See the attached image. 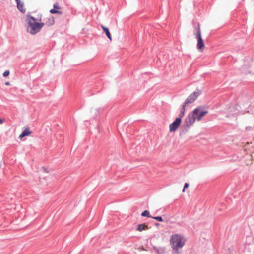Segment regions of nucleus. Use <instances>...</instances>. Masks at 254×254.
<instances>
[{"label": "nucleus", "mask_w": 254, "mask_h": 254, "mask_svg": "<svg viewBox=\"0 0 254 254\" xmlns=\"http://www.w3.org/2000/svg\"><path fill=\"white\" fill-rule=\"evenodd\" d=\"M27 31L33 35L39 32L44 25V23L37 22L36 18L31 15L27 16Z\"/></svg>", "instance_id": "obj_1"}, {"label": "nucleus", "mask_w": 254, "mask_h": 254, "mask_svg": "<svg viewBox=\"0 0 254 254\" xmlns=\"http://www.w3.org/2000/svg\"><path fill=\"white\" fill-rule=\"evenodd\" d=\"M171 243L173 250L176 251H177L179 248L183 247L185 245V242L182 241V236L178 234L172 236Z\"/></svg>", "instance_id": "obj_2"}, {"label": "nucleus", "mask_w": 254, "mask_h": 254, "mask_svg": "<svg viewBox=\"0 0 254 254\" xmlns=\"http://www.w3.org/2000/svg\"><path fill=\"white\" fill-rule=\"evenodd\" d=\"M193 34L195 35V37L197 39V49L200 51H202L204 49V44L201 37V30L199 23L195 27Z\"/></svg>", "instance_id": "obj_3"}, {"label": "nucleus", "mask_w": 254, "mask_h": 254, "mask_svg": "<svg viewBox=\"0 0 254 254\" xmlns=\"http://www.w3.org/2000/svg\"><path fill=\"white\" fill-rule=\"evenodd\" d=\"M202 107H199L194 109L192 112L196 117V119L199 121L201 119L202 117L204 116L208 113V111L206 110H201Z\"/></svg>", "instance_id": "obj_4"}, {"label": "nucleus", "mask_w": 254, "mask_h": 254, "mask_svg": "<svg viewBox=\"0 0 254 254\" xmlns=\"http://www.w3.org/2000/svg\"><path fill=\"white\" fill-rule=\"evenodd\" d=\"M200 94L201 92L199 91L193 92L187 97L185 101L184 102V104L187 105L189 104L193 103L196 100V99L198 98V97L200 95Z\"/></svg>", "instance_id": "obj_5"}, {"label": "nucleus", "mask_w": 254, "mask_h": 254, "mask_svg": "<svg viewBox=\"0 0 254 254\" xmlns=\"http://www.w3.org/2000/svg\"><path fill=\"white\" fill-rule=\"evenodd\" d=\"M181 122L182 119H181V118H176L173 122L169 125L170 132H175L181 125Z\"/></svg>", "instance_id": "obj_6"}, {"label": "nucleus", "mask_w": 254, "mask_h": 254, "mask_svg": "<svg viewBox=\"0 0 254 254\" xmlns=\"http://www.w3.org/2000/svg\"><path fill=\"white\" fill-rule=\"evenodd\" d=\"M196 117H195L192 112L189 113L186 117L184 123L187 125V126H191L195 121Z\"/></svg>", "instance_id": "obj_7"}, {"label": "nucleus", "mask_w": 254, "mask_h": 254, "mask_svg": "<svg viewBox=\"0 0 254 254\" xmlns=\"http://www.w3.org/2000/svg\"><path fill=\"white\" fill-rule=\"evenodd\" d=\"M190 126H187V125L184 123V124L181 126L180 130V135H182L187 133L190 128Z\"/></svg>", "instance_id": "obj_8"}, {"label": "nucleus", "mask_w": 254, "mask_h": 254, "mask_svg": "<svg viewBox=\"0 0 254 254\" xmlns=\"http://www.w3.org/2000/svg\"><path fill=\"white\" fill-rule=\"evenodd\" d=\"M16 4H17V7L18 10L21 12L22 13H25V9L23 8V3H21L20 0H15Z\"/></svg>", "instance_id": "obj_9"}, {"label": "nucleus", "mask_w": 254, "mask_h": 254, "mask_svg": "<svg viewBox=\"0 0 254 254\" xmlns=\"http://www.w3.org/2000/svg\"><path fill=\"white\" fill-rule=\"evenodd\" d=\"M102 28L103 29V30L105 32L107 37H108V38L111 41L112 40V37H111V34L110 33V31H109V28L107 27H105L103 25H102Z\"/></svg>", "instance_id": "obj_10"}, {"label": "nucleus", "mask_w": 254, "mask_h": 254, "mask_svg": "<svg viewBox=\"0 0 254 254\" xmlns=\"http://www.w3.org/2000/svg\"><path fill=\"white\" fill-rule=\"evenodd\" d=\"M153 250L157 253V254H163L165 252V249L162 247H157L154 246L153 247Z\"/></svg>", "instance_id": "obj_11"}, {"label": "nucleus", "mask_w": 254, "mask_h": 254, "mask_svg": "<svg viewBox=\"0 0 254 254\" xmlns=\"http://www.w3.org/2000/svg\"><path fill=\"white\" fill-rule=\"evenodd\" d=\"M54 19L53 17H51L49 18L44 23V25H47V26H50L53 25L54 24Z\"/></svg>", "instance_id": "obj_12"}, {"label": "nucleus", "mask_w": 254, "mask_h": 254, "mask_svg": "<svg viewBox=\"0 0 254 254\" xmlns=\"http://www.w3.org/2000/svg\"><path fill=\"white\" fill-rule=\"evenodd\" d=\"M186 106V105L183 103L182 105V108L179 114V116L178 118H181V119H182V118L184 116Z\"/></svg>", "instance_id": "obj_13"}, {"label": "nucleus", "mask_w": 254, "mask_h": 254, "mask_svg": "<svg viewBox=\"0 0 254 254\" xmlns=\"http://www.w3.org/2000/svg\"><path fill=\"white\" fill-rule=\"evenodd\" d=\"M146 228H147V225H146L144 224H138L137 226L136 229L138 231H142V230H145Z\"/></svg>", "instance_id": "obj_14"}, {"label": "nucleus", "mask_w": 254, "mask_h": 254, "mask_svg": "<svg viewBox=\"0 0 254 254\" xmlns=\"http://www.w3.org/2000/svg\"><path fill=\"white\" fill-rule=\"evenodd\" d=\"M141 216L143 217H147L148 218H152V216L150 215L149 211L148 210H145L141 213Z\"/></svg>", "instance_id": "obj_15"}, {"label": "nucleus", "mask_w": 254, "mask_h": 254, "mask_svg": "<svg viewBox=\"0 0 254 254\" xmlns=\"http://www.w3.org/2000/svg\"><path fill=\"white\" fill-rule=\"evenodd\" d=\"M50 12L51 14H61L62 13V11L57 10H56L55 9H54V8L51 9L50 10Z\"/></svg>", "instance_id": "obj_16"}, {"label": "nucleus", "mask_w": 254, "mask_h": 254, "mask_svg": "<svg viewBox=\"0 0 254 254\" xmlns=\"http://www.w3.org/2000/svg\"><path fill=\"white\" fill-rule=\"evenodd\" d=\"M22 132L24 133L25 136L29 135L32 133V132L30 131L28 128H26L22 131Z\"/></svg>", "instance_id": "obj_17"}, {"label": "nucleus", "mask_w": 254, "mask_h": 254, "mask_svg": "<svg viewBox=\"0 0 254 254\" xmlns=\"http://www.w3.org/2000/svg\"><path fill=\"white\" fill-rule=\"evenodd\" d=\"M152 218H153L158 221H159V222H163L164 221V220L162 219L161 216H155V217L152 216Z\"/></svg>", "instance_id": "obj_18"}, {"label": "nucleus", "mask_w": 254, "mask_h": 254, "mask_svg": "<svg viewBox=\"0 0 254 254\" xmlns=\"http://www.w3.org/2000/svg\"><path fill=\"white\" fill-rule=\"evenodd\" d=\"M10 72L9 70L5 71L3 73V77H6L9 75Z\"/></svg>", "instance_id": "obj_19"}, {"label": "nucleus", "mask_w": 254, "mask_h": 254, "mask_svg": "<svg viewBox=\"0 0 254 254\" xmlns=\"http://www.w3.org/2000/svg\"><path fill=\"white\" fill-rule=\"evenodd\" d=\"M54 9H60V7L58 5V4L57 3H55L53 5Z\"/></svg>", "instance_id": "obj_20"}, {"label": "nucleus", "mask_w": 254, "mask_h": 254, "mask_svg": "<svg viewBox=\"0 0 254 254\" xmlns=\"http://www.w3.org/2000/svg\"><path fill=\"white\" fill-rule=\"evenodd\" d=\"M188 186H189V184L187 183H186L184 185V188L182 190V191L184 192L185 189L187 188L188 187Z\"/></svg>", "instance_id": "obj_21"}, {"label": "nucleus", "mask_w": 254, "mask_h": 254, "mask_svg": "<svg viewBox=\"0 0 254 254\" xmlns=\"http://www.w3.org/2000/svg\"><path fill=\"white\" fill-rule=\"evenodd\" d=\"M25 136V135L24 134V133L23 132H22L21 134L19 135V138H22Z\"/></svg>", "instance_id": "obj_22"}, {"label": "nucleus", "mask_w": 254, "mask_h": 254, "mask_svg": "<svg viewBox=\"0 0 254 254\" xmlns=\"http://www.w3.org/2000/svg\"><path fill=\"white\" fill-rule=\"evenodd\" d=\"M3 122V120L0 118V124H2Z\"/></svg>", "instance_id": "obj_23"}, {"label": "nucleus", "mask_w": 254, "mask_h": 254, "mask_svg": "<svg viewBox=\"0 0 254 254\" xmlns=\"http://www.w3.org/2000/svg\"><path fill=\"white\" fill-rule=\"evenodd\" d=\"M43 169H44V171H45V172H48V171H47V169H46V168H45V167H43Z\"/></svg>", "instance_id": "obj_24"}, {"label": "nucleus", "mask_w": 254, "mask_h": 254, "mask_svg": "<svg viewBox=\"0 0 254 254\" xmlns=\"http://www.w3.org/2000/svg\"><path fill=\"white\" fill-rule=\"evenodd\" d=\"M9 84H10V83L9 82H6L5 83V85H9Z\"/></svg>", "instance_id": "obj_25"}, {"label": "nucleus", "mask_w": 254, "mask_h": 254, "mask_svg": "<svg viewBox=\"0 0 254 254\" xmlns=\"http://www.w3.org/2000/svg\"><path fill=\"white\" fill-rule=\"evenodd\" d=\"M249 128H251V127H246V129H249Z\"/></svg>", "instance_id": "obj_26"}, {"label": "nucleus", "mask_w": 254, "mask_h": 254, "mask_svg": "<svg viewBox=\"0 0 254 254\" xmlns=\"http://www.w3.org/2000/svg\"><path fill=\"white\" fill-rule=\"evenodd\" d=\"M249 128H251V127H246V129H249Z\"/></svg>", "instance_id": "obj_27"}, {"label": "nucleus", "mask_w": 254, "mask_h": 254, "mask_svg": "<svg viewBox=\"0 0 254 254\" xmlns=\"http://www.w3.org/2000/svg\"><path fill=\"white\" fill-rule=\"evenodd\" d=\"M155 225H156V226H159V223H156V224H155Z\"/></svg>", "instance_id": "obj_28"}]
</instances>
